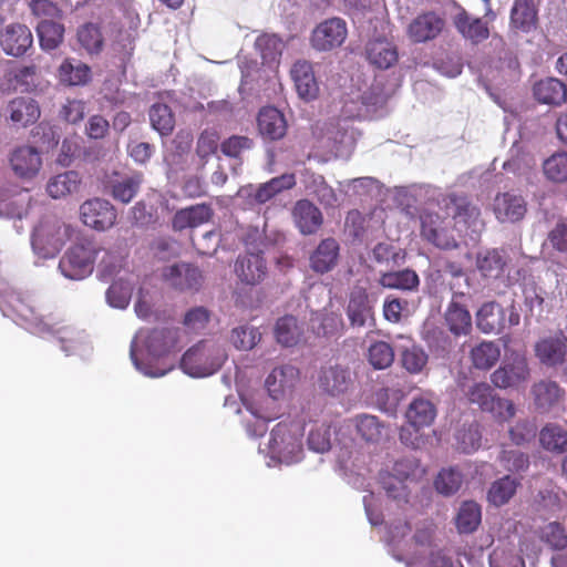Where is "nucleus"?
<instances>
[{
	"label": "nucleus",
	"mask_w": 567,
	"mask_h": 567,
	"mask_svg": "<svg viewBox=\"0 0 567 567\" xmlns=\"http://www.w3.org/2000/svg\"><path fill=\"white\" fill-rule=\"evenodd\" d=\"M73 228L55 215L48 214L40 218L31 234L33 251L41 258L55 257L71 239Z\"/></svg>",
	"instance_id": "nucleus-1"
},
{
	"label": "nucleus",
	"mask_w": 567,
	"mask_h": 567,
	"mask_svg": "<svg viewBox=\"0 0 567 567\" xmlns=\"http://www.w3.org/2000/svg\"><path fill=\"white\" fill-rule=\"evenodd\" d=\"M420 236L426 243L443 250L458 247L452 220L443 210L425 208L420 212Z\"/></svg>",
	"instance_id": "nucleus-2"
},
{
	"label": "nucleus",
	"mask_w": 567,
	"mask_h": 567,
	"mask_svg": "<svg viewBox=\"0 0 567 567\" xmlns=\"http://www.w3.org/2000/svg\"><path fill=\"white\" fill-rule=\"evenodd\" d=\"M303 429L299 422H279L270 433L269 451L272 457L290 464L300 461Z\"/></svg>",
	"instance_id": "nucleus-3"
},
{
	"label": "nucleus",
	"mask_w": 567,
	"mask_h": 567,
	"mask_svg": "<svg viewBox=\"0 0 567 567\" xmlns=\"http://www.w3.org/2000/svg\"><path fill=\"white\" fill-rule=\"evenodd\" d=\"M440 209L454 220V229L480 233L485 223L478 206L464 194L451 193L440 200Z\"/></svg>",
	"instance_id": "nucleus-4"
},
{
	"label": "nucleus",
	"mask_w": 567,
	"mask_h": 567,
	"mask_svg": "<svg viewBox=\"0 0 567 567\" xmlns=\"http://www.w3.org/2000/svg\"><path fill=\"white\" fill-rule=\"evenodd\" d=\"M475 318L477 329L485 334H499L520 322V313L514 301L507 307L486 301L478 308Z\"/></svg>",
	"instance_id": "nucleus-5"
},
{
	"label": "nucleus",
	"mask_w": 567,
	"mask_h": 567,
	"mask_svg": "<svg viewBox=\"0 0 567 567\" xmlns=\"http://www.w3.org/2000/svg\"><path fill=\"white\" fill-rule=\"evenodd\" d=\"M224 359L219 348L200 341L183 354L181 368L194 378L208 377L221 367Z\"/></svg>",
	"instance_id": "nucleus-6"
},
{
	"label": "nucleus",
	"mask_w": 567,
	"mask_h": 567,
	"mask_svg": "<svg viewBox=\"0 0 567 567\" xmlns=\"http://www.w3.org/2000/svg\"><path fill=\"white\" fill-rule=\"evenodd\" d=\"M100 247L91 241L71 246L59 262L61 274L72 280H81L92 274Z\"/></svg>",
	"instance_id": "nucleus-7"
},
{
	"label": "nucleus",
	"mask_w": 567,
	"mask_h": 567,
	"mask_svg": "<svg viewBox=\"0 0 567 567\" xmlns=\"http://www.w3.org/2000/svg\"><path fill=\"white\" fill-rule=\"evenodd\" d=\"M42 154L32 145H19L9 154V166L13 175L21 181H32L41 172Z\"/></svg>",
	"instance_id": "nucleus-8"
},
{
	"label": "nucleus",
	"mask_w": 567,
	"mask_h": 567,
	"mask_svg": "<svg viewBox=\"0 0 567 567\" xmlns=\"http://www.w3.org/2000/svg\"><path fill=\"white\" fill-rule=\"evenodd\" d=\"M348 35L347 22L341 18H330L320 22L311 32V47L320 52L331 51L342 45Z\"/></svg>",
	"instance_id": "nucleus-9"
},
{
	"label": "nucleus",
	"mask_w": 567,
	"mask_h": 567,
	"mask_svg": "<svg viewBox=\"0 0 567 567\" xmlns=\"http://www.w3.org/2000/svg\"><path fill=\"white\" fill-rule=\"evenodd\" d=\"M80 218L85 226L104 231L115 225L117 213L109 200L92 198L80 206Z\"/></svg>",
	"instance_id": "nucleus-10"
},
{
	"label": "nucleus",
	"mask_w": 567,
	"mask_h": 567,
	"mask_svg": "<svg viewBox=\"0 0 567 567\" xmlns=\"http://www.w3.org/2000/svg\"><path fill=\"white\" fill-rule=\"evenodd\" d=\"M535 357L546 367L561 365L567 357V331L558 329L536 341Z\"/></svg>",
	"instance_id": "nucleus-11"
},
{
	"label": "nucleus",
	"mask_w": 567,
	"mask_h": 567,
	"mask_svg": "<svg viewBox=\"0 0 567 567\" xmlns=\"http://www.w3.org/2000/svg\"><path fill=\"white\" fill-rule=\"evenodd\" d=\"M464 292H453L443 315L444 324L454 338L467 337L473 330L472 316L462 302Z\"/></svg>",
	"instance_id": "nucleus-12"
},
{
	"label": "nucleus",
	"mask_w": 567,
	"mask_h": 567,
	"mask_svg": "<svg viewBox=\"0 0 567 567\" xmlns=\"http://www.w3.org/2000/svg\"><path fill=\"white\" fill-rule=\"evenodd\" d=\"M529 377L530 369L526 357L515 354L492 373L491 381L496 388L508 389L525 383Z\"/></svg>",
	"instance_id": "nucleus-13"
},
{
	"label": "nucleus",
	"mask_w": 567,
	"mask_h": 567,
	"mask_svg": "<svg viewBox=\"0 0 567 567\" xmlns=\"http://www.w3.org/2000/svg\"><path fill=\"white\" fill-rule=\"evenodd\" d=\"M492 210L499 223L515 224L525 218L527 202L524 196L514 192L497 193L492 203Z\"/></svg>",
	"instance_id": "nucleus-14"
},
{
	"label": "nucleus",
	"mask_w": 567,
	"mask_h": 567,
	"mask_svg": "<svg viewBox=\"0 0 567 567\" xmlns=\"http://www.w3.org/2000/svg\"><path fill=\"white\" fill-rule=\"evenodd\" d=\"M353 384L351 371L341 364H328L321 367L318 374L319 389L331 396L346 393Z\"/></svg>",
	"instance_id": "nucleus-15"
},
{
	"label": "nucleus",
	"mask_w": 567,
	"mask_h": 567,
	"mask_svg": "<svg viewBox=\"0 0 567 567\" xmlns=\"http://www.w3.org/2000/svg\"><path fill=\"white\" fill-rule=\"evenodd\" d=\"M234 271L241 284L256 286L265 280L268 268L261 252H247L237 257Z\"/></svg>",
	"instance_id": "nucleus-16"
},
{
	"label": "nucleus",
	"mask_w": 567,
	"mask_h": 567,
	"mask_svg": "<svg viewBox=\"0 0 567 567\" xmlns=\"http://www.w3.org/2000/svg\"><path fill=\"white\" fill-rule=\"evenodd\" d=\"M33 35L30 29L22 23L8 24L0 34V45L7 55L20 58L32 48Z\"/></svg>",
	"instance_id": "nucleus-17"
},
{
	"label": "nucleus",
	"mask_w": 567,
	"mask_h": 567,
	"mask_svg": "<svg viewBox=\"0 0 567 567\" xmlns=\"http://www.w3.org/2000/svg\"><path fill=\"white\" fill-rule=\"evenodd\" d=\"M365 59L380 70H388L399 61L398 47L385 37L369 39L364 47Z\"/></svg>",
	"instance_id": "nucleus-18"
},
{
	"label": "nucleus",
	"mask_w": 567,
	"mask_h": 567,
	"mask_svg": "<svg viewBox=\"0 0 567 567\" xmlns=\"http://www.w3.org/2000/svg\"><path fill=\"white\" fill-rule=\"evenodd\" d=\"M163 278L179 291L197 290L203 282L202 271L190 264H176L164 269Z\"/></svg>",
	"instance_id": "nucleus-19"
},
{
	"label": "nucleus",
	"mask_w": 567,
	"mask_h": 567,
	"mask_svg": "<svg viewBox=\"0 0 567 567\" xmlns=\"http://www.w3.org/2000/svg\"><path fill=\"white\" fill-rule=\"evenodd\" d=\"M34 199L28 189L0 190V217L22 219L28 216Z\"/></svg>",
	"instance_id": "nucleus-20"
},
{
	"label": "nucleus",
	"mask_w": 567,
	"mask_h": 567,
	"mask_svg": "<svg viewBox=\"0 0 567 567\" xmlns=\"http://www.w3.org/2000/svg\"><path fill=\"white\" fill-rule=\"evenodd\" d=\"M444 28V20L434 12L419 14L409 24L408 34L415 43L435 39Z\"/></svg>",
	"instance_id": "nucleus-21"
},
{
	"label": "nucleus",
	"mask_w": 567,
	"mask_h": 567,
	"mask_svg": "<svg viewBox=\"0 0 567 567\" xmlns=\"http://www.w3.org/2000/svg\"><path fill=\"white\" fill-rule=\"evenodd\" d=\"M347 316L352 327H364L368 320H374L373 306L363 287H353L349 296Z\"/></svg>",
	"instance_id": "nucleus-22"
},
{
	"label": "nucleus",
	"mask_w": 567,
	"mask_h": 567,
	"mask_svg": "<svg viewBox=\"0 0 567 567\" xmlns=\"http://www.w3.org/2000/svg\"><path fill=\"white\" fill-rule=\"evenodd\" d=\"M257 126L260 135L268 141L281 140L287 132L284 114L274 106H266L259 111Z\"/></svg>",
	"instance_id": "nucleus-23"
},
{
	"label": "nucleus",
	"mask_w": 567,
	"mask_h": 567,
	"mask_svg": "<svg viewBox=\"0 0 567 567\" xmlns=\"http://www.w3.org/2000/svg\"><path fill=\"white\" fill-rule=\"evenodd\" d=\"M507 259L504 249L486 248L476 254L475 265L482 277L497 279L503 276Z\"/></svg>",
	"instance_id": "nucleus-24"
},
{
	"label": "nucleus",
	"mask_w": 567,
	"mask_h": 567,
	"mask_svg": "<svg viewBox=\"0 0 567 567\" xmlns=\"http://www.w3.org/2000/svg\"><path fill=\"white\" fill-rule=\"evenodd\" d=\"M299 375V370L291 364L274 368L265 381L269 395L278 400L287 390H291L295 386Z\"/></svg>",
	"instance_id": "nucleus-25"
},
{
	"label": "nucleus",
	"mask_w": 567,
	"mask_h": 567,
	"mask_svg": "<svg viewBox=\"0 0 567 567\" xmlns=\"http://www.w3.org/2000/svg\"><path fill=\"white\" fill-rule=\"evenodd\" d=\"M7 113L13 124L22 127L34 124L41 115L38 102L27 96L12 99L7 105Z\"/></svg>",
	"instance_id": "nucleus-26"
},
{
	"label": "nucleus",
	"mask_w": 567,
	"mask_h": 567,
	"mask_svg": "<svg viewBox=\"0 0 567 567\" xmlns=\"http://www.w3.org/2000/svg\"><path fill=\"white\" fill-rule=\"evenodd\" d=\"M530 392L534 404L540 412H548L565 398V390L551 380L535 382Z\"/></svg>",
	"instance_id": "nucleus-27"
},
{
	"label": "nucleus",
	"mask_w": 567,
	"mask_h": 567,
	"mask_svg": "<svg viewBox=\"0 0 567 567\" xmlns=\"http://www.w3.org/2000/svg\"><path fill=\"white\" fill-rule=\"evenodd\" d=\"M292 216L296 226L303 235L317 233L323 220L320 209L307 199H301L296 203Z\"/></svg>",
	"instance_id": "nucleus-28"
},
{
	"label": "nucleus",
	"mask_w": 567,
	"mask_h": 567,
	"mask_svg": "<svg viewBox=\"0 0 567 567\" xmlns=\"http://www.w3.org/2000/svg\"><path fill=\"white\" fill-rule=\"evenodd\" d=\"M291 78L301 99L311 101L318 96L319 86L316 81L311 63L307 61H297L292 65Z\"/></svg>",
	"instance_id": "nucleus-29"
},
{
	"label": "nucleus",
	"mask_w": 567,
	"mask_h": 567,
	"mask_svg": "<svg viewBox=\"0 0 567 567\" xmlns=\"http://www.w3.org/2000/svg\"><path fill=\"white\" fill-rule=\"evenodd\" d=\"M213 216L209 205L197 204L187 208L179 209L175 213L172 225L175 230H184L186 228H195L208 223Z\"/></svg>",
	"instance_id": "nucleus-30"
},
{
	"label": "nucleus",
	"mask_w": 567,
	"mask_h": 567,
	"mask_svg": "<svg viewBox=\"0 0 567 567\" xmlns=\"http://www.w3.org/2000/svg\"><path fill=\"white\" fill-rule=\"evenodd\" d=\"M435 404L426 398H414L409 404L405 416L409 424L415 430L430 426L436 417Z\"/></svg>",
	"instance_id": "nucleus-31"
},
{
	"label": "nucleus",
	"mask_w": 567,
	"mask_h": 567,
	"mask_svg": "<svg viewBox=\"0 0 567 567\" xmlns=\"http://www.w3.org/2000/svg\"><path fill=\"white\" fill-rule=\"evenodd\" d=\"M339 244L333 238L323 239L310 256V267L315 272L326 274L337 265Z\"/></svg>",
	"instance_id": "nucleus-32"
},
{
	"label": "nucleus",
	"mask_w": 567,
	"mask_h": 567,
	"mask_svg": "<svg viewBox=\"0 0 567 567\" xmlns=\"http://www.w3.org/2000/svg\"><path fill=\"white\" fill-rule=\"evenodd\" d=\"M295 185V174H282L260 184L254 193L248 194V198L251 203L261 205L272 199L282 190L291 189Z\"/></svg>",
	"instance_id": "nucleus-33"
},
{
	"label": "nucleus",
	"mask_w": 567,
	"mask_h": 567,
	"mask_svg": "<svg viewBox=\"0 0 567 567\" xmlns=\"http://www.w3.org/2000/svg\"><path fill=\"white\" fill-rule=\"evenodd\" d=\"M534 96L540 103L560 105L567 100V87L560 80L548 78L535 84Z\"/></svg>",
	"instance_id": "nucleus-34"
},
{
	"label": "nucleus",
	"mask_w": 567,
	"mask_h": 567,
	"mask_svg": "<svg viewBox=\"0 0 567 567\" xmlns=\"http://www.w3.org/2000/svg\"><path fill=\"white\" fill-rule=\"evenodd\" d=\"M177 331L174 329H153L144 338V347L153 357H162L176 344Z\"/></svg>",
	"instance_id": "nucleus-35"
},
{
	"label": "nucleus",
	"mask_w": 567,
	"mask_h": 567,
	"mask_svg": "<svg viewBox=\"0 0 567 567\" xmlns=\"http://www.w3.org/2000/svg\"><path fill=\"white\" fill-rule=\"evenodd\" d=\"M501 358L499 346L495 341L483 340L470 351V359L477 370L487 371L492 369Z\"/></svg>",
	"instance_id": "nucleus-36"
},
{
	"label": "nucleus",
	"mask_w": 567,
	"mask_h": 567,
	"mask_svg": "<svg viewBox=\"0 0 567 567\" xmlns=\"http://www.w3.org/2000/svg\"><path fill=\"white\" fill-rule=\"evenodd\" d=\"M454 24L463 37L475 43L482 42L489 37L486 23L480 18L472 19L465 10L457 13Z\"/></svg>",
	"instance_id": "nucleus-37"
},
{
	"label": "nucleus",
	"mask_w": 567,
	"mask_h": 567,
	"mask_svg": "<svg viewBox=\"0 0 567 567\" xmlns=\"http://www.w3.org/2000/svg\"><path fill=\"white\" fill-rule=\"evenodd\" d=\"M81 185L79 173L68 171L51 177L47 184V193L50 197L58 199L78 192Z\"/></svg>",
	"instance_id": "nucleus-38"
},
{
	"label": "nucleus",
	"mask_w": 567,
	"mask_h": 567,
	"mask_svg": "<svg viewBox=\"0 0 567 567\" xmlns=\"http://www.w3.org/2000/svg\"><path fill=\"white\" fill-rule=\"evenodd\" d=\"M274 333L278 343L284 347H293L301 340L303 331L297 318L287 315L276 321Z\"/></svg>",
	"instance_id": "nucleus-39"
},
{
	"label": "nucleus",
	"mask_w": 567,
	"mask_h": 567,
	"mask_svg": "<svg viewBox=\"0 0 567 567\" xmlns=\"http://www.w3.org/2000/svg\"><path fill=\"white\" fill-rule=\"evenodd\" d=\"M142 184V177L140 174L120 176L109 182L107 187L110 193L115 200L127 204L137 194Z\"/></svg>",
	"instance_id": "nucleus-40"
},
{
	"label": "nucleus",
	"mask_w": 567,
	"mask_h": 567,
	"mask_svg": "<svg viewBox=\"0 0 567 567\" xmlns=\"http://www.w3.org/2000/svg\"><path fill=\"white\" fill-rule=\"evenodd\" d=\"M59 79L66 85H84L91 80V69L81 61L66 59L59 68Z\"/></svg>",
	"instance_id": "nucleus-41"
},
{
	"label": "nucleus",
	"mask_w": 567,
	"mask_h": 567,
	"mask_svg": "<svg viewBox=\"0 0 567 567\" xmlns=\"http://www.w3.org/2000/svg\"><path fill=\"white\" fill-rule=\"evenodd\" d=\"M537 11L533 0H515L511 11V24L513 28L528 32L535 27Z\"/></svg>",
	"instance_id": "nucleus-42"
},
{
	"label": "nucleus",
	"mask_w": 567,
	"mask_h": 567,
	"mask_svg": "<svg viewBox=\"0 0 567 567\" xmlns=\"http://www.w3.org/2000/svg\"><path fill=\"white\" fill-rule=\"evenodd\" d=\"M520 482L517 478L505 475L492 483L487 493V499L497 507L503 506L516 494Z\"/></svg>",
	"instance_id": "nucleus-43"
},
{
	"label": "nucleus",
	"mask_w": 567,
	"mask_h": 567,
	"mask_svg": "<svg viewBox=\"0 0 567 567\" xmlns=\"http://www.w3.org/2000/svg\"><path fill=\"white\" fill-rule=\"evenodd\" d=\"M40 47L45 50L56 49L63 41L64 27L54 20L42 19L37 25Z\"/></svg>",
	"instance_id": "nucleus-44"
},
{
	"label": "nucleus",
	"mask_w": 567,
	"mask_h": 567,
	"mask_svg": "<svg viewBox=\"0 0 567 567\" xmlns=\"http://www.w3.org/2000/svg\"><path fill=\"white\" fill-rule=\"evenodd\" d=\"M379 282L384 288L411 291L417 289L420 279L414 270L403 269L382 274Z\"/></svg>",
	"instance_id": "nucleus-45"
},
{
	"label": "nucleus",
	"mask_w": 567,
	"mask_h": 567,
	"mask_svg": "<svg viewBox=\"0 0 567 567\" xmlns=\"http://www.w3.org/2000/svg\"><path fill=\"white\" fill-rule=\"evenodd\" d=\"M148 117L153 130L162 136H168L175 127V115L172 109L164 103H154L148 111Z\"/></svg>",
	"instance_id": "nucleus-46"
},
{
	"label": "nucleus",
	"mask_w": 567,
	"mask_h": 567,
	"mask_svg": "<svg viewBox=\"0 0 567 567\" xmlns=\"http://www.w3.org/2000/svg\"><path fill=\"white\" fill-rule=\"evenodd\" d=\"M539 442L545 450L561 453L567 450V431L557 424H547L540 430Z\"/></svg>",
	"instance_id": "nucleus-47"
},
{
	"label": "nucleus",
	"mask_w": 567,
	"mask_h": 567,
	"mask_svg": "<svg viewBox=\"0 0 567 567\" xmlns=\"http://www.w3.org/2000/svg\"><path fill=\"white\" fill-rule=\"evenodd\" d=\"M424 340L435 358L446 359L454 349L451 337L439 328L427 330Z\"/></svg>",
	"instance_id": "nucleus-48"
},
{
	"label": "nucleus",
	"mask_w": 567,
	"mask_h": 567,
	"mask_svg": "<svg viewBox=\"0 0 567 567\" xmlns=\"http://www.w3.org/2000/svg\"><path fill=\"white\" fill-rule=\"evenodd\" d=\"M481 523V507L475 502H464L456 517V527L460 533H472Z\"/></svg>",
	"instance_id": "nucleus-49"
},
{
	"label": "nucleus",
	"mask_w": 567,
	"mask_h": 567,
	"mask_svg": "<svg viewBox=\"0 0 567 567\" xmlns=\"http://www.w3.org/2000/svg\"><path fill=\"white\" fill-rule=\"evenodd\" d=\"M543 171L547 179L554 183L567 181V153L557 152L543 163Z\"/></svg>",
	"instance_id": "nucleus-50"
},
{
	"label": "nucleus",
	"mask_w": 567,
	"mask_h": 567,
	"mask_svg": "<svg viewBox=\"0 0 567 567\" xmlns=\"http://www.w3.org/2000/svg\"><path fill=\"white\" fill-rule=\"evenodd\" d=\"M230 339L236 349L250 350L261 340V333L258 328L240 326L233 329Z\"/></svg>",
	"instance_id": "nucleus-51"
},
{
	"label": "nucleus",
	"mask_w": 567,
	"mask_h": 567,
	"mask_svg": "<svg viewBox=\"0 0 567 567\" xmlns=\"http://www.w3.org/2000/svg\"><path fill=\"white\" fill-rule=\"evenodd\" d=\"M368 358L374 369L382 370L392 364L394 351L388 342L377 341L370 346Z\"/></svg>",
	"instance_id": "nucleus-52"
},
{
	"label": "nucleus",
	"mask_w": 567,
	"mask_h": 567,
	"mask_svg": "<svg viewBox=\"0 0 567 567\" xmlns=\"http://www.w3.org/2000/svg\"><path fill=\"white\" fill-rule=\"evenodd\" d=\"M80 44L90 53L99 52L103 45V37L99 25L85 23L78 30Z\"/></svg>",
	"instance_id": "nucleus-53"
},
{
	"label": "nucleus",
	"mask_w": 567,
	"mask_h": 567,
	"mask_svg": "<svg viewBox=\"0 0 567 567\" xmlns=\"http://www.w3.org/2000/svg\"><path fill=\"white\" fill-rule=\"evenodd\" d=\"M462 482L463 478L461 472L455 468H449L442 470L439 473L434 485L439 493L449 496L460 489Z\"/></svg>",
	"instance_id": "nucleus-54"
},
{
	"label": "nucleus",
	"mask_w": 567,
	"mask_h": 567,
	"mask_svg": "<svg viewBox=\"0 0 567 567\" xmlns=\"http://www.w3.org/2000/svg\"><path fill=\"white\" fill-rule=\"evenodd\" d=\"M355 427L358 433L367 442H375L382 435V424L377 416L373 415H358L355 417Z\"/></svg>",
	"instance_id": "nucleus-55"
},
{
	"label": "nucleus",
	"mask_w": 567,
	"mask_h": 567,
	"mask_svg": "<svg viewBox=\"0 0 567 567\" xmlns=\"http://www.w3.org/2000/svg\"><path fill=\"white\" fill-rule=\"evenodd\" d=\"M319 323L316 327L318 336L322 337H336L339 336L344 328L342 318L336 312H324L316 318Z\"/></svg>",
	"instance_id": "nucleus-56"
},
{
	"label": "nucleus",
	"mask_w": 567,
	"mask_h": 567,
	"mask_svg": "<svg viewBox=\"0 0 567 567\" xmlns=\"http://www.w3.org/2000/svg\"><path fill=\"white\" fill-rule=\"evenodd\" d=\"M467 396L471 403L477 404L482 411L486 412L488 409H493L496 398L492 386L485 382L475 383L471 386Z\"/></svg>",
	"instance_id": "nucleus-57"
},
{
	"label": "nucleus",
	"mask_w": 567,
	"mask_h": 567,
	"mask_svg": "<svg viewBox=\"0 0 567 567\" xmlns=\"http://www.w3.org/2000/svg\"><path fill=\"white\" fill-rule=\"evenodd\" d=\"M380 483L389 497L396 501L408 499L409 491L406 483L392 475L389 471L380 473Z\"/></svg>",
	"instance_id": "nucleus-58"
},
{
	"label": "nucleus",
	"mask_w": 567,
	"mask_h": 567,
	"mask_svg": "<svg viewBox=\"0 0 567 567\" xmlns=\"http://www.w3.org/2000/svg\"><path fill=\"white\" fill-rule=\"evenodd\" d=\"M457 446L464 453L476 451L481 446L482 435L477 424L461 429L456 434Z\"/></svg>",
	"instance_id": "nucleus-59"
},
{
	"label": "nucleus",
	"mask_w": 567,
	"mask_h": 567,
	"mask_svg": "<svg viewBox=\"0 0 567 567\" xmlns=\"http://www.w3.org/2000/svg\"><path fill=\"white\" fill-rule=\"evenodd\" d=\"M308 446L318 453L328 452L331 447L330 426L322 423L311 429L308 435Z\"/></svg>",
	"instance_id": "nucleus-60"
},
{
	"label": "nucleus",
	"mask_w": 567,
	"mask_h": 567,
	"mask_svg": "<svg viewBox=\"0 0 567 567\" xmlns=\"http://www.w3.org/2000/svg\"><path fill=\"white\" fill-rule=\"evenodd\" d=\"M210 320V312L205 307H194L189 309L183 319V324L187 331L199 332L204 330Z\"/></svg>",
	"instance_id": "nucleus-61"
},
{
	"label": "nucleus",
	"mask_w": 567,
	"mask_h": 567,
	"mask_svg": "<svg viewBox=\"0 0 567 567\" xmlns=\"http://www.w3.org/2000/svg\"><path fill=\"white\" fill-rule=\"evenodd\" d=\"M132 289L123 281H114L106 290V299L110 306L124 309L130 303Z\"/></svg>",
	"instance_id": "nucleus-62"
},
{
	"label": "nucleus",
	"mask_w": 567,
	"mask_h": 567,
	"mask_svg": "<svg viewBox=\"0 0 567 567\" xmlns=\"http://www.w3.org/2000/svg\"><path fill=\"white\" fill-rule=\"evenodd\" d=\"M542 540L553 549L559 550L567 547V533L558 523H549L542 530Z\"/></svg>",
	"instance_id": "nucleus-63"
},
{
	"label": "nucleus",
	"mask_w": 567,
	"mask_h": 567,
	"mask_svg": "<svg viewBox=\"0 0 567 567\" xmlns=\"http://www.w3.org/2000/svg\"><path fill=\"white\" fill-rule=\"evenodd\" d=\"M427 363V354L419 347H411L402 352V365L410 373H419Z\"/></svg>",
	"instance_id": "nucleus-64"
}]
</instances>
